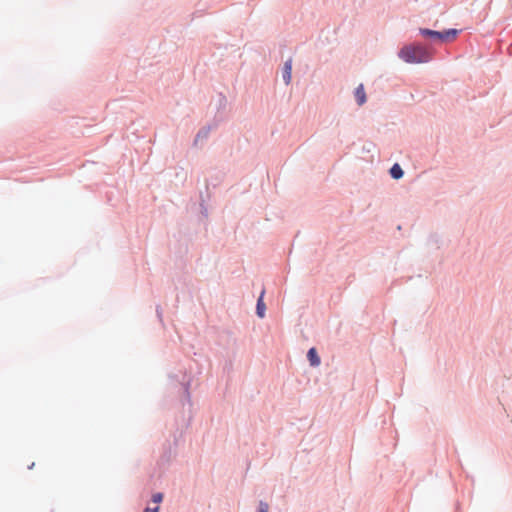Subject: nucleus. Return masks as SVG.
Masks as SVG:
<instances>
[{
    "instance_id": "1",
    "label": "nucleus",
    "mask_w": 512,
    "mask_h": 512,
    "mask_svg": "<svg viewBox=\"0 0 512 512\" xmlns=\"http://www.w3.org/2000/svg\"><path fill=\"white\" fill-rule=\"evenodd\" d=\"M400 59L410 64L427 63L432 59V55L427 48L422 45H406L398 53Z\"/></svg>"
},
{
    "instance_id": "2",
    "label": "nucleus",
    "mask_w": 512,
    "mask_h": 512,
    "mask_svg": "<svg viewBox=\"0 0 512 512\" xmlns=\"http://www.w3.org/2000/svg\"><path fill=\"white\" fill-rule=\"evenodd\" d=\"M282 76L285 84H290L292 78V59H288L284 63Z\"/></svg>"
},
{
    "instance_id": "3",
    "label": "nucleus",
    "mask_w": 512,
    "mask_h": 512,
    "mask_svg": "<svg viewBox=\"0 0 512 512\" xmlns=\"http://www.w3.org/2000/svg\"><path fill=\"white\" fill-rule=\"evenodd\" d=\"M420 33L424 37H430V38L437 39V40L442 41V42H443V39H444L443 32L422 28V29H420Z\"/></svg>"
},
{
    "instance_id": "4",
    "label": "nucleus",
    "mask_w": 512,
    "mask_h": 512,
    "mask_svg": "<svg viewBox=\"0 0 512 512\" xmlns=\"http://www.w3.org/2000/svg\"><path fill=\"white\" fill-rule=\"evenodd\" d=\"M355 98L359 105H363L366 102V93L363 84H360L355 90Z\"/></svg>"
},
{
    "instance_id": "5",
    "label": "nucleus",
    "mask_w": 512,
    "mask_h": 512,
    "mask_svg": "<svg viewBox=\"0 0 512 512\" xmlns=\"http://www.w3.org/2000/svg\"><path fill=\"white\" fill-rule=\"evenodd\" d=\"M308 360L312 366L320 365V358L315 348H310L307 353Z\"/></svg>"
},
{
    "instance_id": "6",
    "label": "nucleus",
    "mask_w": 512,
    "mask_h": 512,
    "mask_svg": "<svg viewBox=\"0 0 512 512\" xmlns=\"http://www.w3.org/2000/svg\"><path fill=\"white\" fill-rule=\"evenodd\" d=\"M458 30L457 29H449V30H446V31H443V42H447V41H451L453 39L456 38V36L458 35Z\"/></svg>"
},
{
    "instance_id": "7",
    "label": "nucleus",
    "mask_w": 512,
    "mask_h": 512,
    "mask_svg": "<svg viewBox=\"0 0 512 512\" xmlns=\"http://www.w3.org/2000/svg\"><path fill=\"white\" fill-rule=\"evenodd\" d=\"M390 174L394 179H400L403 176V170L399 164H394L390 169Z\"/></svg>"
},
{
    "instance_id": "8",
    "label": "nucleus",
    "mask_w": 512,
    "mask_h": 512,
    "mask_svg": "<svg viewBox=\"0 0 512 512\" xmlns=\"http://www.w3.org/2000/svg\"><path fill=\"white\" fill-rule=\"evenodd\" d=\"M257 314L261 318H263L265 315V305L263 302V293L261 294V296L259 297L258 302H257Z\"/></svg>"
},
{
    "instance_id": "9",
    "label": "nucleus",
    "mask_w": 512,
    "mask_h": 512,
    "mask_svg": "<svg viewBox=\"0 0 512 512\" xmlns=\"http://www.w3.org/2000/svg\"><path fill=\"white\" fill-rule=\"evenodd\" d=\"M268 510H269V506H268V504H267V503H265V502H263V501H261V502L259 503V509H258V511H259V512H268Z\"/></svg>"
},
{
    "instance_id": "10",
    "label": "nucleus",
    "mask_w": 512,
    "mask_h": 512,
    "mask_svg": "<svg viewBox=\"0 0 512 512\" xmlns=\"http://www.w3.org/2000/svg\"><path fill=\"white\" fill-rule=\"evenodd\" d=\"M162 499H163V494L162 493H156L152 497V500L155 503H160L162 501Z\"/></svg>"
},
{
    "instance_id": "11",
    "label": "nucleus",
    "mask_w": 512,
    "mask_h": 512,
    "mask_svg": "<svg viewBox=\"0 0 512 512\" xmlns=\"http://www.w3.org/2000/svg\"><path fill=\"white\" fill-rule=\"evenodd\" d=\"M144 512H159V507L149 508L147 507Z\"/></svg>"
}]
</instances>
